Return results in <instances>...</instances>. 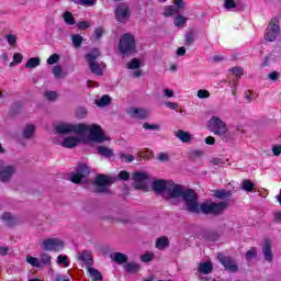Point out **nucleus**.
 Segmentation results:
<instances>
[{
  "instance_id": "2f4dec72",
  "label": "nucleus",
  "mask_w": 281,
  "mask_h": 281,
  "mask_svg": "<svg viewBox=\"0 0 281 281\" xmlns=\"http://www.w3.org/2000/svg\"><path fill=\"white\" fill-rule=\"evenodd\" d=\"M214 195L216 199H229L232 196V191H227L225 189L215 191Z\"/></svg>"
},
{
  "instance_id": "a19ab883",
  "label": "nucleus",
  "mask_w": 281,
  "mask_h": 281,
  "mask_svg": "<svg viewBox=\"0 0 281 281\" xmlns=\"http://www.w3.org/2000/svg\"><path fill=\"white\" fill-rule=\"evenodd\" d=\"M72 45L74 47H80V45H82V35L80 34L72 35Z\"/></svg>"
},
{
  "instance_id": "8fccbe9b",
  "label": "nucleus",
  "mask_w": 281,
  "mask_h": 281,
  "mask_svg": "<svg viewBox=\"0 0 281 281\" xmlns=\"http://www.w3.org/2000/svg\"><path fill=\"white\" fill-rule=\"evenodd\" d=\"M53 74L55 78H63V68L60 66H54Z\"/></svg>"
},
{
  "instance_id": "393cba45",
  "label": "nucleus",
  "mask_w": 281,
  "mask_h": 281,
  "mask_svg": "<svg viewBox=\"0 0 281 281\" xmlns=\"http://www.w3.org/2000/svg\"><path fill=\"white\" fill-rule=\"evenodd\" d=\"M64 22L66 25H76V18H74V14L69 11H65L63 14Z\"/></svg>"
},
{
  "instance_id": "0eeeda50",
  "label": "nucleus",
  "mask_w": 281,
  "mask_h": 281,
  "mask_svg": "<svg viewBox=\"0 0 281 281\" xmlns=\"http://www.w3.org/2000/svg\"><path fill=\"white\" fill-rule=\"evenodd\" d=\"M278 36H280V19L272 18L266 29L265 40L273 43Z\"/></svg>"
},
{
  "instance_id": "aec40b11",
  "label": "nucleus",
  "mask_w": 281,
  "mask_h": 281,
  "mask_svg": "<svg viewBox=\"0 0 281 281\" xmlns=\"http://www.w3.org/2000/svg\"><path fill=\"white\" fill-rule=\"evenodd\" d=\"M78 144H80V138L69 136L64 139V142L61 143V146L64 148H76V146H78Z\"/></svg>"
},
{
  "instance_id": "f3484780",
  "label": "nucleus",
  "mask_w": 281,
  "mask_h": 281,
  "mask_svg": "<svg viewBox=\"0 0 281 281\" xmlns=\"http://www.w3.org/2000/svg\"><path fill=\"white\" fill-rule=\"evenodd\" d=\"M170 184V181L168 180H155L151 184V188L154 192H157V194H161L167 192L168 186Z\"/></svg>"
},
{
  "instance_id": "f704fd0d",
  "label": "nucleus",
  "mask_w": 281,
  "mask_h": 281,
  "mask_svg": "<svg viewBox=\"0 0 281 281\" xmlns=\"http://www.w3.org/2000/svg\"><path fill=\"white\" fill-rule=\"evenodd\" d=\"M119 157L121 161H125V164H131L132 161H135V157L131 154L121 153L119 154Z\"/></svg>"
},
{
  "instance_id": "13d9d810",
  "label": "nucleus",
  "mask_w": 281,
  "mask_h": 281,
  "mask_svg": "<svg viewBox=\"0 0 281 281\" xmlns=\"http://www.w3.org/2000/svg\"><path fill=\"white\" fill-rule=\"evenodd\" d=\"M78 5H95V0H78Z\"/></svg>"
},
{
  "instance_id": "473e14b6",
  "label": "nucleus",
  "mask_w": 281,
  "mask_h": 281,
  "mask_svg": "<svg viewBox=\"0 0 281 281\" xmlns=\"http://www.w3.org/2000/svg\"><path fill=\"white\" fill-rule=\"evenodd\" d=\"M179 9L177 7H166L164 11L165 16H173V14H179Z\"/></svg>"
},
{
  "instance_id": "a878e982",
  "label": "nucleus",
  "mask_w": 281,
  "mask_h": 281,
  "mask_svg": "<svg viewBox=\"0 0 281 281\" xmlns=\"http://www.w3.org/2000/svg\"><path fill=\"white\" fill-rule=\"evenodd\" d=\"M112 258H113L114 262H117V265H124V262H126L128 260V257L122 252L113 254Z\"/></svg>"
},
{
  "instance_id": "ddd939ff",
  "label": "nucleus",
  "mask_w": 281,
  "mask_h": 281,
  "mask_svg": "<svg viewBox=\"0 0 281 281\" xmlns=\"http://www.w3.org/2000/svg\"><path fill=\"white\" fill-rule=\"evenodd\" d=\"M184 190H186V187L181 184H176L175 182L169 181L167 191L165 193L166 199H181Z\"/></svg>"
},
{
  "instance_id": "5fc2aeb1",
  "label": "nucleus",
  "mask_w": 281,
  "mask_h": 281,
  "mask_svg": "<svg viewBox=\"0 0 281 281\" xmlns=\"http://www.w3.org/2000/svg\"><path fill=\"white\" fill-rule=\"evenodd\" d=\"M155 258V255L147 252L140 257L142 262H150Z\"/></svg>"
},
{
  "instance_id": "1a4fd4ad",
  "label": "nucleus",
  "mask_w": 281,
  "mask_h": 281,
  "mask_svg": "<svg viewBox=\"0 0 281 281\" xmlns=\"http://www.w3.org/2000/svg\"><path fill=\"white\" fill-rule=\"evenodd\" d=\"M16 175V166L0 161V181L8 183L12 181V177Z\"/></svg>"
},
{
  "instance_id": "79ce46f5",
  "label": "nucleus",
  "mask_w": 281,
  "mask_h": 281,
  "mask_svg": "<svg viewBox=\"0 0 281 281\" xmlns=\"http://www.w3.org/2000/svg\"><path fill=\"white\" fill-rule=\"evenodd\" d=\"M143 128H145V131H159L161 126L159 124L144 123Z\"/></svg>"
},
{
  "instance_id": "37998d69",
  "label": "nucleus",
  "mask_w": 281,
  "mask_h": 281,
  "mask_svg": "<svg viewBox=\"0 0 281 281\" xmlns=\"http://www.w3.org/2000/svg\"><path fill=\"white\" fill-rule=\"evenodd\" d=\"M87 110L85 108H78L76 110V117H78L79 120H85V117H87Z\"/></svg>"
},
{
  "instance_id": "3c124183",
  "label": "nucleus",
  "mask_w": 281,
  "mask_h": 281,
  "mask_svg": "<svg viewBox=\"0 0 281 281\" xmlns=\"http://www.w3.org/2000/svg\"><path fill=\"white\" fill-rule=\"evenodd\" d=\"M46 100H50L54 101L56 100V98H58V94L56 93V91H47L44 93Z\"/></svg>"
},
{
  "instance_id": "e2e57ef3",
  "label": "nucleus",
  "mask_w": 281,
  "mask_h": 281,
  "mask_svg": "<svg viewBox=\"0 0 281 281\" xmlns=\"http://www.w3.org/2000/svg\"><path fill=\"white\" fill-rule=\"evenodd\" d=\"M120 179H122L123 181H128V179H131V173H128V171H121L119 173Z\"/></svg>"
},
{
  "instance_id": "6e6d98bb",
  "label": "nucleus",
  "mask_w": 281,
  "mask_h": 281,
  "mask_svg": "<svg viewBox=\"0 0 281 281\" xmlns=\"http://www.w3.org/2000/svg\"><path fill=\"white\" fill-rule=\"evenodd\" d=\"M194 43V33L190 32L186 34V44L192 45Z\"/></svg>"
},
{
  "instance_id": "7ed1b4c3",
  "label": "nucleus",
  "mask_w": 281,
  "mask_h": 281,
  "mask_svg": "<svg viewBox=\"0 0 281 281\" xmlns=\"http://www.w3.org/2000/svg\"><path fill=\"white\" fill-rule=\"evenodd\" d=\"M180 199H182L184 203L183 207L187 212H190L191 214L199 212V196L194 190L184 188Z\"/></svg>"
},
{
  "instance_id": "423d86ee",
  "label": "nucleus",
  "mask_w": 281,
  "mask_h": 281,
  "mask_svg": "<svg viewBox=\"0 0 281 281\" xmlns=\"http://www.w3.org/2000/svg\"><path fill=\"white\" fill-rule=\"evenodd\" d=\"M119 50L125 56L135 54V52H137L135 36L131 33H125L120 40Z\"/></svg>"
},
{
  "instance_id": "4468645a",
  "label": "nucleus",
  "mask_w": 281,
  "mask_h": 281,
  "mask_svg": "<svg viewBox=\"0 0 281 281\" xmlns=\"http://www.w3.org/2000/svg\"><path fill=\"white\" fill-rule=\"evenodd\" d=\"M111 178L100 175L95 179V192L106 193L109 192V186H111Z\"/></svg>"
},
{
  "instance_id": "cd10ccee",
  "label": "nucleus",
  "mask_w": 281,
  "mask_h": 281,
  "mask_svg": "<svg viewBox=\"0 0 281 281\" xmlns=\"http://www.w3.org/2000/svg\"><path fill=\"white\" fill-rule=\"evenodd\" d=\"M94 104H97V106H109V104H111V97L104 94L99 100H95Z\"/></svg>"
},
{
  "instance_id": "6e6552de",
  "label": "nucleus",
  "mask_w": 281,
  "mask_h": 281,
  "mask_svg": "<svg viewBox=\"0 0 281 281\" xmlns=\"http://www.w3.org/2000/svg\"><path fill=\"white\" fill-rule=\"evenodd\" d=\"M41 249L43 251H63L65 249V241L60 238H46L40 243Z\"/></svg>"
},
{
  "instance_id": "864d4df0",
  "label": "nucleus",
  "mask_w": 281,
  "mask_h": 281,
  "mask_svg": "<svg viewBox=\"0 0 281 281\" xmlns=\"http://www.w3.org/2000/svg\"><path fill=\"white\" fill-rule=\"evenodd\" d=\"M231 71L237 78H240V76H243V74H245V70H243V68H238V67L232 68Z\"/></svg>"
},
{
  "instance_id": "e433bc0d",
  "label": "nucleus",
  "mask_w": 281,
  "mask_h": 281,
  "mask_svg": "<svg viewBox=\"0 0 281 281\" xmlns=\"http://www.w3.org/2000/svg\"><path fill=\"white\" fill-rule=\"evenodd\" d=\"M40 260H41L42 265H50L52 256L47 252H43L40 255Z\"/></svg>"
},
{
  "instance_id": "ea45409f",
  "label": "nucleus",
  "mask_w": 281,
  "mask_h": 281,
  "mask_svg": "<svg viewBox=\"0 0 281 281\" xmlns=\"http://www.w3.org/2000/svg\"><path fill=\"white\" fill-rule=\"evenodd\" d=\"M88 271L90 276L94 278V280H102V273H100V271H98L95 268H88Z\"/></svg>"
},
{
  "instance_id": "f257e3e1",
  "label": "nucleus",
  "mask_w": 281,
  "mask_h": 281,
  "mask_svg": "<svg viewBox=\"0 0 281 281\" xmlns=\"http://www.w3.org/2000/svg\"><path fill=\"white\" fill-rule=\"evenodd\" d=\"M55 131L58 135H70V133L81 136L89 135V139L95 144H103V142H109L110 139L104 135L102 126L98 124L88 125L85 123H59Z\"/></svg>"
},
{
  "instance_id": "774afa93",
  "label": "nucleus",
  "mask_w": 281,
  "mask_h": 281,
  "mask_svg": "<svg viewBox=\"0 0 281 281\" xmlns=\"http://www.w3.org/2000/svg\"><path fill=\"white\" fill-rule=\"evenodd\" d=\"M168 159H169V156L166 153H160L158 155V161H168Z\"/></svg>"
},
{
  "instance_id": "9d476101",
  "label": "nucleus",
  "mask_w": 281,
  "mask_h": 281,
  "mask_svg": "<svg viewBox=\"0 0 281 281\" xmlns=\"http://www.w3.org/2000/svg\"><path fill=\"white\" fill-rule=\"evenodd\" d=\"M114 16L117 23H128L131 20V7L126 3H120L115 7Z\"/></svg>"
},
{
  "instance_id": "dca6fc26",
  "label": "nucleus",
  "mask_w": 281,
  "mask_h": 281,
  "mask_svg": "<svg viewBox=\"0 0 281 281\" xmlns=\"http://www.w3.org/2000/svg\"><path fill=\"white\" fill-rule=\"evenodd\" d=\"M127 114L136 120H146L148 117V110L144 108L132 106L127 110Z\"/></svg>"
},
{
  "instance_id": "a211bd4d",
  "label": "nucleus",
  "mask_w": 281,
  "mask_h": 281,
  "mask_svg": "<svg viewBox=\"0 0 281 281\" xmlns=\"http://www.w3.org/2000/svg\"><path fill=\"white\" fill-rule=\"evenodd\" d=\"M263 258L267 262H273V252L271 251V240L266 239L262 247Z\"/></svg>"
},
{
  "instance_id": "9b49d317",
  "label": "nucleus",
  "mask_w": 281,
  "mask_h": 281,
  "mask_svg": "<svg viewBox=\"0 0 281 281\" xmlns=\"http://www.w3.org/2000/svg\"><path fill=\"white\" fill-rule=\"evenodd\" d=\"M133 187L136 190H148V181H150V176L148 172L137 171L133 176Z\"/></svg>"
},
{
  "instance_id": "a18cd8bd",
  "label": "nucleus",
  "mask_w": 281,
  "mask_h": 281,
  "mask_svg": "<svg viewBox=\"0 0 281 281\" xmlns=\"http://www.w3.org/2000/svg\"><path fill=\"white\" fill-rule=\"evenodd\" d=\"M20 63H23V55L21 53H15L13 55V63L10 64V67H12V65H20Z\"/></svg>"
},
{
  "instance_id": "de8ad7c7",
  "label": "nucleus",
  "mask_w": 281,
  "mask_h": 281,
  "mask_svg": "<svg viewBox=\"0 0 281 281\" xmlns=\"http://www.w3.org/2000/svg\"><path fill=\"white\" fill-rule=\"evenodd\" d=\"M57 263L64 265V267H69V261H67V256L59 255L57 257Z\"/></svg>"
},
{
  "instance_id": "09e8293b",
  "label": "nucleus",
  "mask_w": 281,
  "mask_h": 281,
  "mask_svg": "<svg viewBox=\"0 0 281 281\" xmlns=\"http://www.w3.org/2000/svg\"><path fill=\"white\" fill-rule=\"evenodd\" d=\"M258 251L256 250V248H250L247 252H246V260H251V258H256Z\"/></svg>"
},
{
  "instance_id": "052dcab7",
  "label": "nucleus",
  "mask_w": 281,
  "mask_h": 281,
  "mask_svg": "<svg viewBox=\"0 0 281 281\" xmlns=\"http://www.w3.org/2000/svg\"><path fill=\"white\" fill-rule=\"evenodd\" d=\"M165 105L167 106V109H171L173 111H177V109H179V103H175L170 101L165 102Z\"/></svg>"
},
{
  "instance_id": "c9c22d12",
  "label": "nucleus",
  "mask_w": 281,
  "mask_h": 281,
  "mask_svg": "<svg viewBox=\"0 0 281 281\" xmlns=\"http://www.w3.org/2000/svg\"><path fill=\"white\" fill-rule=\"evenodd\" d=\"M125 271H127L128 273H137V271H139V265H137V263H127L125 266Z\"/></svg>"
},
{
  "instance_id": "5701e85b",
  "label": "nucleus",
  "mask_w": 281,
  "mask_h": 281,
  "mask_svg": "<svg viewBox=\"0 0 281 281\" xmlns=\"http://www.w3.org/2000/svg\"><path fill=\"white\" fill-rule=\"evenodd\" d=\"M168 247H170V240L166 236L156 239V249L164 251V249H168Z\"/></svg>"
},
{
  "instance_id": "680f3d73",
  "label": "nucleus",
  "mask_w": 281,
  "mask_h": 281,
  "mask_svg": "<svg viewBox=\"0 0 281 281\" xmlns=\"http://www.w3.org/2000/svg\"><path fill=\"white\" fill-rule=\"evenodd\" d=\"M256 94L251 93V91H248L245 95L246 102L249 104L252 100H256Z\"/></svg>"
},
{
  "instance_id": "49530a36",
  "label": "nucleus",
  "mask_w": 281,
  "mask_h": 281,
  "mask_svg": "<svg viewBox=\"0 0 281 281\" xmlns=\"http://www.w3.org/2000/svg\"><path fill=\"white\" fill-rule=\"evenodd\" d=\"M268 78H269V80H271V82H278V80H280V72L274 70V71L268 74Z\"/></svg>"
},
{
  "instance_id": "58836bf2",
  "label": "nucleus",
  "mask_w": 281,
  "mask_h": 281,
  "mask_svg": "<svg viewBox=\"0 0 281 281\" xmlns=\"http://www.w3.org/2000/svg\"><path fill=\"white\" fill-rule=\"evenodd\" d=\"M186 18L183 15H178L173 20V24L176 25V27H183V25H186Z\"/></svg>"
},
{
  "instance_id": "b1692460",
  "label": "nucleus",
  "mask_w": 281,
  "mask_h": 281,
  "mask_svg": "<svg viewBox=\"0 0 281 281\" xmlns=\"http://www.w3.org/2000/svg\"><path fill=\"white\" fill-rule=\"evenodd\" d=\"M213 269H214V266L212 265V262L206 261V262L200 263L198 271L199 273H203V276H207Z\"/></svg>"
},
{
  "instance_id": "20e7f679",
  "label": "nucleus",
  "mask_w": 281,
  "mask_h": 281,
  "mask_svg": "<svg viewBox=\"0 0 281 281\" xmlns=\"http://www.w3.org/2000/svg\"><path fill=\"white\" fill-rule=\"evenodd\" d=\"M227 207V202H203L198 204V211H194L193 214H223Z\"/></svg>"
},
{
  "instance_id": "bb28decb",
  "label": "nucleus",
  "mask_w": 281,
  "mask_h": 281,
  "mask_svg": "<svg viewBox=\"0 0 281 281\" xmlns=\"http://www.w3.org/2000/svg\"><path fill=\"white\" fill-rule=\"evenodd\" d=\"M256 188V183H254L251 180L246 179L241 182V190L245 192H252Z\"/></svg>"
},
{
  "instance_id": "c756f323",
  "label": "nucleus",
  "mask_w": 281,
  "mask_h": 281,
  "mask_svg": "<svg viewBox=\"0 0 281 281\" xmlns=\"http://www.w3.org/2000/svg\"><path fill=\"white\" fill-rule=\"evenodd\" d=\"M240 5V0H224L225 10H234Z\"/></svg>"
},
{
  "instance_id": "6ab92c4d",
  "label": "nucleus",
  "mask_w": 281,
  "mask_h": 281,
  "mask_svg": "<svg viewBox=\"0 0 281 281\" xmlns=\"http://www.w3.org/2000/svg\"><path fill=\"white\" fill-rule=\"evenodd\" d=\"M176 137H178V139L182 142V144H190V142L193 139L192 134L183 130H178L176 132Z\"/></svg>"
},
{
  "instance_id": "4d7b16f0",
  "label": "nucleus",
  "mask_w": 281,
  "mask_h": 281,
  "mask_svg": "<svg viewBox=\"0 0 281 281\" xmlns=\"http://www.w3.org/2000/svg\"><path fill=\"white\" fill-rule=\"evenodd\" d=\"M198 98H200V100H203L205 98H210V91H207V90H198Z\"/></svg>"
},
{
  "instance_id": "f8f14e48",
  "label": "nucleus",
  "mask_w": 281,
  "mask_h": 281,
  "mask_svg": "<svg viewBox=\"0 0 281 281\" xmlns=\"http://www.w3.org/2000/svg\"><path fill=\"white\" fill-rule=\"evenodd\" d=\"M89 172H91V170L87 165L79 164L76 168V171L71 173L70 181L72 183H82V181L89 177Z\"/></svg>"
},
{
  "instance_id": "412c9836",
  "label": "nucleus",
  "mask_w": 281,
  "mask_h": 281,
  "mask_svg": "<svg viewBox=\"0 0 281 281\" xmlns=\"http://www.w3.org/2000/svg\"><path fill=\"white\" fill-rule=\"evenodd\" d=\"M98 154L101 155V157H105V159H111V157H114V151L113 149L100 145L99 147H97Z\"/></svg>"
},
{
  "instance_id": "603ef678",
  "label": "nucleus",
  "mask_w": 281,
  "mask_h": 281,
  "mask_svg": "<svg viewBox=\"0 0 281 281\" xmlns=\"http://www.w3.org/2000/svg\"><path fill=\"white\" fill-rule=\"evenodd\" d=\"M58 60H60V56H58V54H53V55L47 59V64H48V65H56V63H58Z\"/></svg>"
},
{
  "instance_id": "f03ea898",
  "label": "nucleus",
  "mask_w": 281,
  "mask_h": 281,
  "mask_svg": "<svg viewBox=\"0 0 281 281\" xmlns=\"http://www.w3.org/2000/svg\"><path fill=\"white\" fill-rule=\"evenodd\" d=\"M206 127L213 135H217L218 137H223L227 142V137H229V128L227 127V123L223 121L217 115L211 116V119L206 123Z\"/></svg>"
},
{
  "instance_id": "338daca9",
  "label": "nucleus",
  "mask_w": 281,
  "mask_h": 281,
  "mask_svg": "<svg viewBox=\"0 0 281 281\" xmlns=\"http://www.w3.org/2000/svg\"><path fill=\"white\" fill-rule=\"evenodd\" d=\"M102 34H104V30H102V27H98L94 30L95 38H102Z\"/></svg>"
},
{
  "instance_id": "c85d7f7f",
  "label": "nucleus",
  "mask_w": 281,
  "mask_h": 281,
  "mask_svg": "<svg viewBox=\"0 0 281 281\" xmlns=\"http://www.w3.org/2000/svg\"><path fill=\"white\" fill-rule=\"evenodd\" d=\"M41 65V58L38 57H32L26 61V69H35V67H38Z\"/></svg>"
},
{
  "instance_id": "72a5a7b5",
  "label": "nucleus",
  "mask_w": 281,
  "mask_h": 281,
  "mask_svg": "<svg viewBox=\"0 0 281 281\" xmlns=\"http://www.w3.org/2000/svg\"><path fill=\"white\" fill-rule=\"evenodd\" d=\"M26 262L31 265V267H35L36 269L41 268V261L38 258L26 256Z\"/></svg>"
},
{
  "instance_id": "7c9ffc66",
  "label": "nucleus",
  "mask_w": 281,
  "mask_h": 281,
  "mask_svg": "<svg viewBox=\"0 0 281 281\" xmlns=\"http://www.w3.org/2000/svg\"><path fill=\"white\" fill-rule=\"evenodd\" d=\"M34 131H35L34 125H26L22 133L24 139H30L34 135Z\"/></svg>"
},
{
  "instance_id": "39448f33",
  "label": "nucleus",
  "mask_w": 281,
  "mask_h": 281,
  "mask_svg": "<svg viewBox=\"0 0 281 281\" xmlns=\"http://www.w3.org/2000/svg\"><path fill=\"white\" fill-rule=\"evenodd\" d=\"M98 58H100V50H98V48H93L86 55V60L89 65L91 74H94V76H102L104 74L102 67H106V65L99 64Z\"/></svg>"
},
{
  "instance_id": "c03bdc74",
  "label": "nucleus",
  "mask_w": 281,
  "mask_h": 281,
  "mask_svg": "<svg viewBox=\"0 0 281 281\" xmlns=\"http://www.w3.org/2000/svg\"><path fill=\"white\" fill-rule=\"evenodd\" d=\"M4 38L10 47H14V45H16V35L8 34L4 36Z\"/></svg>"
},
{
  "instance_id": "bf43d9fd",
  "label": "nucleus",
  "mask_w": 281,
  "mask_h": 281,
  "mask_svg": "<svg viewBox=\"0 0 281 281\" xmlns=\"http://www.w3.org/2000/svg\"><path fill=\"white\" fill-rule=\"evenodd\" d=\"M77 27L79 30H87V27H91V23L88 21L78 22Z\"/></svg>"
},
{
  "instance_id": "4c0bfd02",
  "label": "nucleus",
  "mask_w": 281,
  "mask_h": 281,
  "mask_svg": "<svg viewBox=\"0 0 281 281\" xmlns=\"http://www.w3.org/2000/svg\"><path fill=\"white\" fill-rule=\"evenodd\" d=\"M142 67V61L137 58H133L128 64H127V69H139Z\"/></svg>"
},
{
  "instance_id": "4be33fe9",
  "label": "nucleus",
  "mask_w": 281,
  "mask_h": 281,
  "mask_svg": "<svg viewBox=\"0 0 281 281\" xmlns=\"http://www.w3.org/2000/svg\"><path fill=\"white\" fill-rule=\"evenodd\" d=\"M78 259L80 260V262H85V265H88V267H91V265H93V256L88 250H83L79 255Z\"/></svg>"
},
{
  "instance_id": "69168bd1",
  "label": "nucleus",
  "mask_w": 281,
  "mask_h": 281,
  "mask_svg": "<svg viewBox=\"0 0 281 281\" xmlns=\"http://www.w3.org/2000/svg\"><path fill=\"white\" fill-rule=\"evenodd\" d=\"M173 8H177L178 11L181 12V10H183V8H184L183 0H175V7Z\"/></svg>"
},
{
  "instance_id": "2eb2a0df",
  "label": "nucleus",
  "mask_w": 281,
  "mask_h": 281,
  "mask_svg": "<svg viewBox=\"0 0 281 281\" xmlns=\"http://www.w3.org/2000/svg\"><path fill=\"white\" fill-rule=\"evenodd\" d=\"M217 259L227 271H232L233 273L238 271V266L236 265V261L231 257H225L223 254H218Z\"/></svg>"
},
{
  "instance_id": "0e129e2a",
  "label": "nucleus",
  "mask_w": 281,
  "mask_h": 281,
  "mask_svg": "<svg viewBox=\"0 0 281 281\" xmlns=\"http://www.w3.org/2000/svg\"><path fill=\"white\" fill-rule=\"evenodd\" d=\"M272 153L274 157H280L281 154V145H273L272 146Z\"/></svg>"
}]
</instances>
